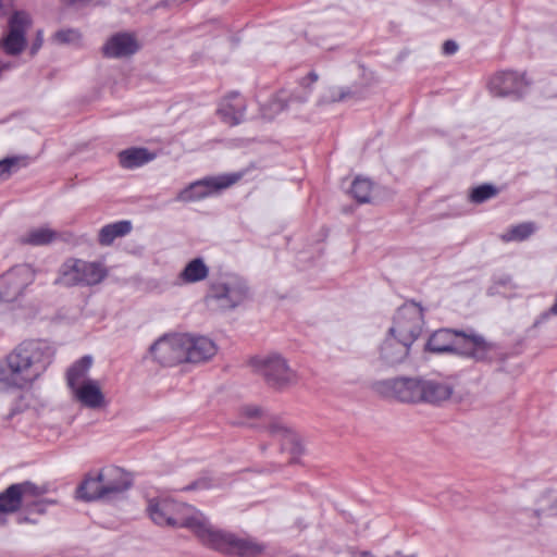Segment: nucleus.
Wrapping results in <instances>:
<instances>
[{"instance_id": "f257e3e1", "label": "nucleus", "mask_w": 557, "mask_h": 557, "mask_svg": "<svg viewBox=\"0 0 557 557\" xmlns=\"http://www.w3.org/2000/svg\"><path fill=\"white\" fill-rule=\"evenodd\" d=\"M54 348L46 341L30 339L18 344L0 360V393L32 387L54 358Z\"/></svg>"}, {"instance_id": "f03ea898", "label": "nucleus", "mask_w": 557, "mask_h": 557, "mask_svg": "<svg viewBox=\"0 0 557 557\" xmlns=\"http://www.w3.org/2000/svg\"><path fill=\"white\" fill-rule=\"evenodd\" d=\"M373 389L383 397L431 405L448 400L454 393V386L448 382L422 377L381 380L373 383Z\"/></svg>"}, {"instance_id": "7ed1b4c3", "label": "nucleus", "mask_w": 557, "mask_h": 557, "mask_svg": "<svg viewBox=\"0 0 557 557\" xmlns=\"http://www.w3.org/2000/svg\"><path fill=\"white\" fill-rule=\"evenodd\" d=\"M425 349L435 354L454 352L476 362H491L496 351L494 344L482 335L451 329L435 331L428 339Z\"/></svg>"}, {"instance_id": "20e7f679", "label": "nucleus", "mask_w": 557, "mask_h": 557, "mask_svg": "<svg viewBox=\"0 0 557 557\" xmlns=\"http://www.w3.org/2000/svg\"><path fill=\"white\" fill-rule=\"evenodd\" d=\"M147 510L156 524L189 529L199 541L209 521L194 507L169 498L151 499Z\"/></svg>"}, {"instance_id": "39448f33", "label": "nucleus", "mask_w": 557, "mask_h": 557, "mask_svg": "<svg viewBox=\"0 0 557 557\" xmlns=\"http://www.w3.org/2000/svg\"><path fill=\"white\" fill-rule=\"evenodd\" d=\"M200 542L214 550L237 555L239 557H256L264 547L260 543L248 537H238L232 533L214 528L209 521Z\"/></svg>"}, {"instance_id": "423d86ee", "label": "nucleus", "mask_w": 557, "mask_h": 557, "mask_svg": "<svg viewBox=\"0 0 557 557\" xmlns=\"http://www.w3.org/2000/svg\"><path fill=\"white\" fill-rule=\"evenodd\" d=\"M255 373L261 375L265 383L275 389H285L295 385L298 376L287 360L278 354L268 356H255L249 360Z\"/></svg>"}, {"instance_id": "0eeeda50", "label": "nucleus", "mask_w": 557, "mask_h": 557, "mask_svg": "<svg viewBox=\"0 0 557 557\" xmlns=\"http://www.w3.org/2000/svg\"><path fill=\"white\" fill-rule=\"evenodd\" d=\"M248 296V287L244 280L235 275H226L210 284L206 302L221 310H232L239 306Z\"/></svg>"}, {"instance_id": "6e6552de", "label": "nucleus", "mask_w": 557, "mask_h": 557, "mask_svg": "<svg viewBox=\"0 0 557 557\" xmlns=\"http://www.w3.org/2000/svg\"><path fill=\"white\" fill-rule=\"evenodd\" d=\"M107 276L106 268L99 262H88L81 259L66 260L59 270L55 284L66 287L99 284Z\"/></svg>"}, {"instance_id": "1a4fd4ad", "label": "nucleus", "mask_w": 557, "mask_h": 557, "mask_svg": "<svg viewBox=\"0 0 557 557\" xmlns=\"http://www.w3.org/2000/svg\"><path fill=\"white\" fill-rule=\"evenodd\" d=\"M36 269L28 263L10 268L0 275V305L14 302L24 296L36 278Z\"/></svg>"}, {"instance_id": "9d476101", "label": "nucleus", "mask_w": 557, "mask_h": 557, "mask_svg": "<svg viewBox=\"0 0 557 557\" xmlns=\"http://www.w3.org/2000/svg\"><path fill=\"white\" fill-rule=\"evenodd\" d=\"M423 326L422 307L414 301H408L398 308L388 331L391 335H397L412 345L421 335Z\"/></svg>"}, {"instance_id": "9b49d317", "label": "nucleus", "mask_w": 557, "mask_h": 557, "mask_svg": "<svg viewBox=\"0 0 557 557\" xmlns=\"http://www.w3.org/2000/svg\"><path fill=\"white\" fill-rule=\"evenodd\" d=\"M242 173H231L220 176H208L190 183L175 197L180 202H193L207 198L214 193L228 188L242 178Z\"/></svg>"}, {"instance_id": "f8f14e48", "label": "nucleus", "mask_w": 557, "mask_h": 557, "mask_svg": "<svg viewBox=\"0 0 557 557\" xmlns=\"http://www.w3.org/2000/svg\"><path fill=\"white\" fill-rule=\"evenodd\" d=\"M48 491L47 485H37L30 481L11 484L0 493V513H13L22 506L28 507L29 498L41 497Z\"/></svg>"}, {"instance_id": "ddd939ff", "label": "nucleus", "mask_w": 557, "mask_h": 557, "mask_svg": "<svg viewBox=\"0 0 557 557\" xmlns=\"http://www.w3.org/2000/svg\"><path fill=\"white\" fill-rule=\"evenodd\" d=\"M29 25L30 17L26 12H14L9 18L8 33L0 39V51L18 55L26 47L25 33Z\"/></svg>"}, {"instance_id": "4468645a", "label": "nucleus", "mask_w": 557, "mask_h": 557, "mask_svg": "<svg viewBox=\"0 0 557 557\" xmlns=\"http://www.w3.org/2000/svg\"><path fill=\"white\" fill-rule=\"evenodd\" d=\"M184 334L163 335L149 348L152 359L166 367L184 362Z\"/></svg>"}, {"instance_id": "2eb2a0df", "label": "nucleus", "mask_w": 557, "mask_h": 557, "mask_svg": "<svg viewBox=\"0 0 557 557\" xmlns=\"http://www.w3.org/2000/svg\"><path fill=\"white\" fill-rule=\"evenodd\" d=\"M528 86L523 74L512 71L496 73L488 83L490 91L495 97H521Z\"/></svg>"}, {"instance_id": "dca6fc26", "label": "nucleus", "mask_w": 557, "mask_h": 557, "mask_svg": "<svg viewBox=\"0 0 557 557\" xmlns=\"http://www.w3.org/2000/svg\"><path fill=\"white\" fill-rule=\"evenodd\" d=\"M411 346L397 335H391L388 331L377 348V361L384 367L400 364L408 358Z\"/></svg>"}, {"instance_id": "f3484780", "label": "nucleus", "mask_w": 557, "mask_h": 557, "mask_svg": "<svg viewBox=\"0 0 557 557\" xmlns=\"http://www.w3.org/2000/svg\"><path fill=\"white\" fill-rule=\"evenodd\" d=\"M184 362L198 363L212 358L216 354V346L208 337L184 334Z\"/></svg>"}, {"instance_id": "a211bd4d", "label": "nucleus", "mask_w": 557, "mask_h": 557, "mask_svg": "<svg viewBox=\"0 0 557 557\" xmlns=\"http://www.w3.org/2000/svg\"><path fill=\"white\" fill-rule=\"evenodd\" d=\"M139 49L136 38L129 33H117L111 36L102 47L107 58L122 59L135 54Z\"/></svg>"}, {"instance_id": "6ab92c4d", "label": "nucleus", "mask_w": 557, "mask_h": 557, "mask_svg": "<svg viewBox=\"0 0 557 557\" xmlns=\"http://www.w3.org/2000/svg\"><path fill=\"white\" fill-rule=\"evenodd\" d=\"M101 480L107 498L125 492L132 485L129 474L119 467H109L101 470Z\"/></svg>"}, {"instance_id": "aec40b11", "label": "nucleus", "mask_w": 557, "mask_h": 557, "mask_svg": "<svg viewBox=\"0 0 557 557\" xmlns=\"http://www.w3.org/2000/svg\"><path fill=\"white\" fill-rule=\"evenodd\" d=\"M74 397L86 408L99 409L106 405L104 395L95 380L84 381L72 389Z\"/></svg>"}, {"instance_id": "412c9836", "label": "nucleus", "mask_w": 557, "mask_h": 557, "mask_svg": "<svg viewBox=\"0 0 557 557\" xmlns=\"http://www.w3.org/2000/svg\"><path fill=\"white\" fill-rule=\"evenodd\" d=\"M246 103L238 92H230L221 102L218 113L230 125H237L244 121Z\"/></svg>"}, {"instance_id": "4be33fe9", "label": "nucleus", "mask_w": 557, "mask_h": 557, "mask_svg": "<svg viewBox=\"0 0 557 557\" xmlns=\"http://www.w3.org/2000/svg\"><path fill=\"white\" fill-rule=\"evenodd\" d=\"M60 237V234L47 226L33 227L22 234L17 243L21 245H28L34 247L47 246L55 242Z\"/></svg>"}, {"instance_id": "5701e85b", "label": "nucleus", "mask_w": 557, "mask_h": 557, "mask_svg": "<svg viewBox=\"0 0 557 557\" xmlns=\"http://www.w3.org/2000/svg\"><path fill=\"white\" fill-rule=\"evenodd\" d=\"M77 498L85 502L103 499L106 497L101 471L97 475H87L76 490Z\"/></svg>"}, {"instance_id": "b1692460", "label": "nucleus", "mask_w": 557, "mask_h": 557, "mask_svg": "<svg viewBox=\"0 0 557 557\" xmlns=\"http://www.w3.org/2000/svg\"><path fill=\"white\" fill-rule=\"evenodd\" d=\"M154 159V154L146 148H128L119 153V161L124 169H136Z\"/></svg>"}, {"instance_id": "393cba45", "label": "nucleus", "mask_w": 557, "mask_h": 557, "mask_svg": "<svg viewBox=\"0 0 557 557\" xmlns=\"http://www.w3.org/2000/svg\"><path fill=\"white\" fill-rule=\"evenodd\" d=\"M132 228V223L128 220L107 224L100 228L98 242L101 246H110L116 238L129 234Z\"/></svg>"}, {"instance_id": "a878e982", "label": "nucleus", "mask_w": 557, "mask_h": 557, "mask_svg": "<svg viewBox=\"0 0 557 557\" xmlns=\"http://www.w3.org/2000/svg\"><path fill=\"white\" fill-rule=\"evenodd\" d=\"M209 275V267L202 258L190 260L178 275V280L184 284H194L206 280Z\"/></svg>"}, {"instance_id": "bb28decb", "label": "nucleus", "mask_w": 557, "mask_h": 557, "mask_svg": "<svg viewBox=\"0 0 557 557\" xmlns=\"http://www.w3.org/2000/svg\"><path fill=\"white\" fill-rule=\"evenodd\" d=\"M91 364L92 358L90 356H84L72 364V367L66 372V381L71 389L86 381L85 377Z\"/></svg>"}, {"instance_id": "cd10ccee", "label": "nucleus", "mask_w": 557, "mask_h": 557, "mask_svg": "<svg viewBox=\"0 0 557 557\" xmlns=\"http://www.w3.org/2000/svg\"><path fill=\"white\" fill-rule=\"evenodd\" d=\"M373 183L363 177H356L351 184L350 193L352 197L360 203H368L371 201V193Z\"/></svg>"}, {"instance_id": "c85d7f7f", "label": "nucleus", "mask_w": 557, "mask_h": 557, "mask_svg": "<svg viewBox=\"0 0 557 557\" xmlns=\"http://www.w3.org/2000/svg\"><path fill=\"white\" fill-rule=\"evenodd\" d=\"M269 432L271 433V435L281 437L282 440L285 441L282 444L283 448H285V446L287 444H290L292 445V450H293L294 454H300L301 453V445L298 442L296 435L293 432H290L287 428H285L284 425H281L278 423H272L269 426Z\"/></svg>"}, {"instance_id": "c756f323", "label": "nucleus", "mask_w": 557, "mask_h": 557, "mask_svg": "<svg viewBox=\"0 0 557 557\" xmlns=\"http://www.w3.org/2000/svg\"><path fill=\"white\" fill-rule=\"evenodd\" d=\"M536 231V225L533 222H524L512 226L506 234L503 235L505 242H522L528 239Z\"/></svg>"}, {"instance_id": "7c9ffc66", "label": "nucleus", "mask_w": 557, "mask_h": 557, "mask_svg": "<svg viewBox=\"0 0 557 557\" xmlns=\"http://www.w3.org/2000/svg\"><path fill=\"white\" fill-rule=\"evenodd\" d=\"M27 165L24 157H9L0 160V180H7L11 174Z\"/></svg>"}, {"instance_id": "2f4dec72", "label": "nucleus", "mask_w": 557, "mask_h": 557, "mask_svg": "<svg viewBox=\"0 0 557 557\" xmlns=\"http://www.w3.org/2000/svg\"><path fill=\"white\" fill-rule=\"evenodd\" d=\"M498 195V188L492 184H482L474 187L469 196L473 203H483Z\"/></svg>"}, {"instance_id": "473e14b6", "label": "nucleus", "mask_w": 557, "mask_h": 557, "mask_svg": "<svg viewBox=\"0 0 557 557\" xmlns=\"http://www.w3.org/2000/svg\"><path fill=\"white\" fill-rule=\"evenodd\" d=\"M53 40L62 45L78 44L81 40V33L74 28L60 29L54 33Z\"/></svg>"}, {"instance_id": "72a5a7b5", "label": "nucleus", "mask_w": 557, "mask_h": 557, "mask_svg": "<svg viewBox=\"0 0 557 557\" xmlns=\"http://www.w3.org/2000/svg\"><path fill=\"white\" fill-rule=\"evenodd\" d=\"M329 94H330L329 96H324L321 99L322 103L343 101L348 98H351L355 95L350 88H343V87L342 88L332 87V88H330Z\"/></svg>"}, {"instance_id": "f704fd0d", "label": "nucleus", "mask_w": 557, "mask_h": 557, "mask_svg": "<svg viewBox=\"0 0 557 557\" xmlns=\"http://www.w3.org/2000/svg\"><path fill=\"white\" fill-rule=\"evenodd\" d=\"M286 107H287L286 99L281 94L275 96L270 101V108L273 110L274 113H278V112L285 110Z\"/></svg>"}, {"instance_id": "c9c22d12", "label": "nucleus", "mask_w": 557, "mask_h": 557, "mask_svg": "<svg viewBox=\"0 0 557 557\" xmlns=\"http://www.w3.org/2000/svg\"><path fill=\"white\" fill-rule=\"evenodd\" d=\"M40 497L29 498L30 505L27 508L34 507V510L40 515L45 513L47 504H54L53 500H41Z\"/></svg>"}, {"instance_id": "e433bc0d", "label": "nucleus", "mask_w": 557, "mask_h": 557, "mask_svg": "<svg viewBox=\"0 0 557 557\" xmlns=\"http://www.w3.org/2000/svg\"><path fill=\"white\" fill-rule=\"evenodd\" d=\"M457 50H458V45L454 40H446L443 44V53L444 54L451 55V54L456 53Z\"/></svg>"}, {"instance_id": "4c0bfd02", "label": "nucleus", "mask_w": 557, "mask_h": 557, "mask_svg": "<svg viewBox=\"0 0 557 557\" xmlns=\"http://www.w3.org/2000/svg\"><path fill=\"white\" fill-rule=\"evenodd\" d=\"M13 7L12 0H0V18L5 16Z\"/></svg>"}, {"instance_id": "58836bf2", "label": "nucleus", "mask_w": 557, "mask_h": 557, "mask_svg": "<svg viewBox=\"0 0 557 557\" xmlns=\"http://www.w3.org/2000/svg\"><path fill=\"white\" fill-rule=\"evenodd\" d=\"M243 413L248 418H256L260 413V409L258 407L248 406L243 408Z\"/></svg>"}, {"instance_id": "ea45409f", "label": "nucleus", "mask_w": 557, "mask_h": 557, "mask_svg": "<svg viewBox=\"0 0 557 557\" xmlns=\"http://www.w3.org/2000/svg\"><path fill=\"white\" fill-rule=\"evenodd\" d=\"M188 0H161L158 7H172V5H178L184 2H187Z\"/></svg>"}, {"instance_id": "a19ab883", "label": "nucleus", "mask_w": 557, "mask_h": 557, "mask_svg": "<svg viewBox=\"0 0 557 557\" xmlns=\"http://www.w3.org/2000/svg\"><path fill=\"white\" fill-rule=\"evenodd\" d=\"M17 523L22 524V523H36L35 520H32L29 517L27 516H18L17 517Z\"/></svg>"}, {"instance_id": "79ce46f5", "label": "nucleus", "mask_w": 557, "mask_h": 557, "mask_svg": "<svg viewBox=\"0 0 557 557\" xmlns=\"http://www.w3.org/2000/svg\"><path fill=\"white\" fill-rule=\"evenodd\" d=\"M307 79H309L310 83H315L318 81V74L315 72H310ZM304 81H306V78Z\"/></svg>"}, {"instance_id": "37998d69", "label": "nucleus", "mask_w": 557, "mask_h": 557, "mask_svg": "<svg viewBox=\"0 0 557 557\" xmlns=\"http://www.w3.org/2000/svg\"><path fill=\"white\" fill-rule=\"evenodd\" d=\"M531 516L534 517L535 519H540L541 518V515H542V511L539 510V509H534V510H531Z\"/></svg>"}, {"instance_id": "c03bdc74", "label": "nucleus", "mask_w": 557, "mask_h": 557, "mask_svg": "<svg viewBox=\"0 0 557 557\" xmlns=\"http://www.w3.org/2000/svg\"><path fill=\"white\" fill-rule=\"evenodd\" d=\"M549 509L553 511L554 515L557 516V497L555 498V500L552 503Z\"/></svg>"}, {"instance_id": "a18cd8bd", "label": "nucleus", "mask_w": 557, "mask_h": 557, "mask_svg": "<svg viewBox=\"0 0 557 557\" xmlns=\"http://www.w3.org/2000/svg\"><path fill=\"white\" fill-rule=\"evenodd\" d=\"M40 46H41V41L35 42L32 47V54H35Z\"/></svg>"}, {"instance_id": "49530a36", "label": "nucleus", "mask_w": 557, "mask_h": 557, "mask_svg": "<svg viewBox=\"0 0 557 557\" xmlns=\"http://www.w3.org/2000/svg\"><path fill=\"white\" fill-rule=\"evenodd\" d=\"M10 67H11V64H10V63H1L0 72H1L2 70H8V69H10Z\"/></svg>"}, {"instance_id": "de8ad7c7", "label": "nucleus", "mask_w": 557, "mask_h": 557, "mask_svg": "<svg viewBox=\"0 0 557 557\" xmlns=\"http://www.w3.org/2000/svg\"><path fill=\"white\" fill-rule=\"evenodd\" d=\"M509 281H510V277H509V276H507V277H505L504 280H502L499 283H500V284H503V285H505V284H507Z\"/></svg>"}, {"instance_id": "09e8293b", "label": "nucleus", "mask_w": 557, "mask_h": 557, "mask_svg": "<svg viewBox=\"0 0 557 557\" xmlns=\"http://www.w3.org/2000/svg\"><path fill=\"white\" fill-rule=\"evenodd\" d=\"M308 99V94H306L304 97L298 98V101L304 102Z\"/></svg>"}]
</instances>
